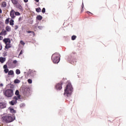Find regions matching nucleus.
<instances>
[{"label": "nucleus", "instance_id": "nucleus-45", "mask_svg": "<svg viewBox=\"0 0 126 126\" xmlns=\"http://www.w3.org/2000/svg\"><path fill=\"white\" fill-rule=\"evenodd\" d=\"M0 13H2V10L0 8Z\"/></svg>", "mask_w": 126, "mask_h": 126}, {"label": "nucleus", "instance_id": "nucleus-8", "mask_svg": "<svg viewBox=\"0 0 126 126\" xmlns=\"http://www.w3.org/2000/svg\"><path fill=\"white\" fill-rule=\"evenodd\" d=\"M24 93L25 95H28L30 93V89L28 87L25 88Z\"/></svg>", "mask_w": 126, "mask_h": 126}, {"label": "nucleus", "instance_id": "nucleus-14", "mask_svg": "<svg viewBox=\"0 0 126 126\" xmlns=\"http://www.w3.org/2000/svg\"><path fill=\"white\" fill-rule=\"evenodd\" d=\"M5 45V49H9V48H11V44H10V43H7Z\"/></svg>", "mask_w": 126, "mask_h": 126}, {"label": "nucleus", "instance_id": "nucleus-31", "mask_svg": "<svg viewBox=\"0 0 126 126\" xmlns=\"http://www.w3.org/2000/svg\"><path fill=\"white\" fill-rule=\"evenodd\" d=\"M15 95H19V91L18 90H16L15 93Z\"/></svg>", "mask_w": 126, "mask_h": 126}, {"label": "nucleus", "instance_id": "nucleus-28", "mask_svg": "<svg viewBox=\"0 0 126 126\" xmlns=\"http://www.w3.org/2000/svg\"><path fill=\"white\" fill-rule=\"evenodd\" d=\"M27 33H28L29 34H30V33H32V34H34V32L31 31H27Z\"/></svg>", "mask_w": 126, "mask_h": 126}, {"label": "nucleus", "instance_id": "nucleus-37", "mask_svg": "<svg viewBox=\"0 0 126 126\" xmlns=\"http://www.w3.org/2000/svg\"><path fill=\"white\" fill-rule=\"evenodd\" d=\"M3 68L4 69H6V68H7V65H3Z\"/></svg>", "mask_w": 126, "mask_h": 126}, {"label": "nucleus", "instance_id": "nucleus-42", "mask_svg": "<svg viewBox=\"0 0 126 126\" xmlns=\"http://www.w3.org/2000/svg\"><path fill=\"white\" fill-rule=\"evenodd\" d=\"M2 39H3L2 36H0V41H1V40H2Z\"/></svg>", "mask_w": 126, "mask_h": 126}, {"label": "nucleus", "instance_id": "nucleus-24", "mask_svg": "<svg viewBox=\"0 0 126 126\" xmlns=\"http://www.w3.org/2000/svg\"><path fill=\"white\" fill-rule=\"evenodd\" d=\"M14 83H20V80L18 79H16L14 80Z\"/></svg>", "mask_w": 126, "mask_h": 126}, {"label": "nucleus", "instance_id": "nucleus-10", "mask_svg": "<svg viewBox=\"0 0 126 126\" xmlns=\"http://www.w3.org/2000/svg\"><path fill=\"white\" fill-rule=\"evenodd\" d=\"M7 34L6 31L2 30V32H0V36H5Z\"/></svg>", "mask_w": 126, "mask_h": 126}, {"label": "nucleus", "instance_id": "nucleus-47", "mask_svg": "<svg viewBox=\"0 0 126 126\" xmlns=\"http://www.w3.org/2000/svg\"><path fill=\"white\" fill-rule=\"evenodd\" d=\"M0 27H1V22H0Z\"/></svg>", "mask_w": 126, "mask_h": 126}, {"label": "nucleus", "instance_id": "nucleus-41", "mask_svg": "<svg viewBox=\"0 0 126 126\" xmlns=\"http://www.w3.org/2000/svg\"><path fill=\"white\" fill-rule=\"evenodd\" d=\"M21 20H22V18H21V17H20L19 18V21H21Z\"/></svg>", "mask_w": 126, "mask_h": 126}, {"label": "nucleus", "instance_id": "nucleus-49", "mask_svg": "<svg viewBox=\"0 0 126 126\" xmlns=\"http://www.w3.org/2000/svg\"><path fill=\"white\" fill-rule=\"evenodd\" d=\"M84 7V6L83 5V6L82 7V8H83Z\"/></svg>", "mask_w": 126, "mask_h": 126}, {"label": "nucleus", "instance_id": "nucleus-46", "mask_svg": "<svg viewBox=\"0 0 126 126\" xmlns=\"http://www.w3.org/2000/svg\"><path fill=\"white\" fill-rule=\"evenodd\" d=\"M0 86L1 87H2V86H3V84H0Z\"/></svg>", "mask_w": 126, "mask_h": 126}, {"label": "nucleus", "instance_id": "nucleus-44", "mask_svg": "<svg viewBox=\"0 0 126 126\" xmlns=\"http://www.w3.org/2000/svg\"><path fill=\"white\" fill-rule=\"evenodd\" d=\"M24 2H28V0H24Z\"/></svg>", "mask_w": 126, "mask_h": 126}, {"label": "nucleus", "instance_id": "nucleus-33", "mask_svg": "<svg viewBox=\"0 0 126 126\" xmlns=\"http://www.w3.org/2000/svg\"><path fill=\"white\" fill-rule=\"evenodd\" d=\"M42 13H45L46 12V9L45 8H43L42 10Z\"/></svg>", "mask_w": 126, "mask_h": 126}, {"label": "nucleus", "instance_id": "nucleus-6", "mask_svg": "<svg viewBox=\"0 0 126 126\" xmlns=\"http://www.w3.org/2000/svg\"><path fill=\"white\" fill-rule=\"evenodd\" d=\"M10 16L11 19H14V18H15V17H16L15 16V11H14V10L12 9L10 11Z\"/></svg>", "mask_w": 126, "mask_h": 126}, {"label": "nucleus", "instance_id": "nucleus-20", "mask_svg": "<svg viewBox=\"0 0 126 126\" xmlns=\"http://www.w3.org/2000/svg\"><path fill=\"white\" fill-rule=\"evenodd\" d=\"M14 21L13 20H11L10 21L9 24H10V25H11V26L14 25Z\"/></svg>", "mask_w": 126, "mask_h": 126}, {"label": "nucleus", "instance_id": "nucleus-40", "mask_svg": "<svg viewBox=\"0 0 126 126\" xmlns=\"http://www.w3.org/2000/svg\"><path fill=\"white\" fill-rule=\"evenodd\" d=\"M22 54H23V51L22 50H21L20 52V54H19V56H20L21 55H22Z\"/></svg>", "mask_w": 126, "mask_h": 126}, {"label": "nucleus", "instance_id": "nucleus-25", "mask_svg": "<svg viewBox=\"0 0 126 126\" xmlns=\"http://www.w3.org/2000/svg\"><path fill=\"white\" fill-rule=\"evenodd\" d=\"M15 15L16 16H19L20 15V13L19 12H15Z\"/></svg>", "mask_w": 126, "mask_h": 126}, {"label": "nucleus", "instance_id": "nucleus-12", "mask_svg": "<svg viewBox=\"0 0 126 126\" xmlns=\"http://www.w3.org/2000/svg\"><path fill=\"white\" fill-rule=\"evenodd\" d=\"M6 2L5 1H3L1 3V7H6Z\"/></svg>", "mask_w": 126, "mask_h": 126}, {"label": "nucleus", "instance_id": "nucleus-15", "mask_svg": "<svg viewBox=\"0 0 126 126\" xmlns=\"http://www.w3.org/2000/svg\"><path fill=\"white\" fill-rule=\"evenodd\" d=\"M0 109H3L4 108H5V104L2 102L0 103Z\"/></svg>", "mask_w": 126, "mask_h": 126}, {"label": "nucleus", "instance_id": "nucleus-21", "mask_svg": "<svg viewBox=\"0 0 126 126\" xmlns=\"http://www.w3.org/2000/svg\"><path fill=\"white\" fill-rule=\"evenodd\" d=\"M17 7L19 8V9H20V10H22V9H23L22 6H21L20 4L18 5Z\"/></svg>", "mask_w": 126, "mask_h": 126}, {"label": "nucleus", "instance_id": "nucleus-26", "mask_svg": "<svg viewBox=\"0 0 126 126\" xmlns=\"http://www.w3.org/2000/svg\"><path fill=\"white\" fill-rule=\"evenodd\" d=\"M75 39H76V35H73L71 37V40H72L73 41H74V40H75Z\"/></svg>", "mask_w": 126, "mask_h": 126}, {"label": "nucleus", "instance_id": "nucleus-43", "mask_svg": "<svg viewBox=\"0 0 126 126\" xmlns=\"http://www.w3.org/2000/svg\"><path fill=\"white\" fill-rule=\"evenodd\" d=\"M87 13H88V14H90V13L91 14H92V13L91 12H89V11H87Z\"/></svg>", "mask_w": 126, "mask_h": 126}, {"label": "nucleus", "instance_id": "nucleus-22", "mask_svg": "<svg viewBox=\"0 0 126 126\" xmlns=\"http://www.w3.org/2000/svg\"><path fill=\"white\" fill-rule=\"evenodd\" d=\"M41 8H40V7H38L36 9V12H41Z\"/></svg>", "mask_w": 126, "mask_h": 126}, {"label": "nucleus", "instance_id": "nucleus-32", "mask_svg": "<svg viewBox=\"0 0 126 126\" xmlns=\"http://www.w3.org/2000/svg\"><path fill=\"white\" fill-rule=\"evenodd\" d=\"M8 68L4 69V71L5 73H7L9 71Z\"/></svg>", "mask_w": 126, "mask_h": 126}, {"label": "nucleus", "instance_id": "nucleus-7", "mask_svg": "<svg viewBox=\"0 0 126 126\" xmlns=\"http://www.w3.org/2000/svg\"><path fill=\"white\" fill-rule=\"evenodd\" d=\"M62 85H63V83H60L57 84L55 88L57 90H61L63 87H62Z\"/></svg>", "mask_w": 126, "mask_h": 126}, {"label": "nucleus", "instance_id": "nucleus-17", "mask_svg": "<svg viewBox=\"0 0 126 126\" xmlns=\"http://www.w3.org/2000/svg\"><path fill=\"white\" fill-rule=\"evenodd\" d=\"M5 62V59L0 57V63H4Z\"/></svg>", "mask_w": 126, "mask_h": 126}, {"label": "nucleus", "instance_id": "nucleus-35", "mask_svg": "<svg viewBox=\"0 0 126 126\" xmlns=\"http://www.w3.org/2000/svg\"><path fill=\"white\" fill-rule=\"evenodd\" d=\"M17 96V100H18V99H20V97H21V95H20V94H18Z\"/></svg>", "mask_w": 126, "mask_h": 126}, {"label": "nucleus", "instance_id": "nucleus-50", "mask_svg": "<svg viewBox=\"0 0 126 126\" xmlns=\"http://www.w3.org/2000/svg\"><path fill=\"white\" fill-rule=\"evenodd\" d=\"M2 0H0V1H1Z\"/></svg>", "mask_w": 126, "mask_h": 126}, {"label": "nucleus", "instance_id": "nucleus-1", "mask_svg": "<svg viewBox=\"0 0 126 126\" xmlns=\"http://www.w3.org/2000/svg\"><path fill=\"white\" fill-rule=\"evenodd\" d=\"M15 120V117H13L9 115H4L1 118V121L2 123H5L6 124H9V123H12Z\"/></svg>", "mask_w": 126, "mask_h": 126}, {"label": "nucleus", "instance_id": "nucleus-30", "mask_svg": "<svg viewBox=\"0 0 126 126\" xmlns=\"http://www.w3.org/2000/svg\"><path fill=\"white\" fill-rule=\"evenodd\" d=\"M28 82L29 83V84H31V83H32V80L29 79L28 80Z\"/></svg>", "mask_w": 126, "mask_h": 126}, {"label": "nucleus", "instance_id": "nucleus-3", "mask_svg": "<svg viewBox=\"0 0 126 126\" xmlns=\"http://www.w3.org/2000/svg\"><path fill=\"white\" fill-rule=\"evenodd\" d=\"M61 60V55L60 53H55L52 55V60L53 61L54 63H59Z\"/></svg>", "mask_w": 126, "mask_h": 126}, {"label": "nucleus", "instance_id": "nucleus-36", "mask_svg": "<svg viewBox=\"0 0 126 126\" xmlns=\"http://www.w3.org/2000/svg\"><path fill=\"white\" fill-rule=\"evenodd\" d=\"M2 50V46L1 45V43L0 42V51H1Z\"/></svg>", "mask_w": 126, "mask_h": 126}, {"label": "nucleus", "instance_id": "nucleus-16", "mask_svg": "<svg viewBox=\"0 0 126 126\" xmlns=\"http://www.w3.org/2000/svg\"><path fill=\"white\" fill-rule=\"evenodd\" d=\"M36 19H37V20H42V19H43V17H42L41 15H37L36 17Z\"/></svg>", "mask_w": 126, "mask_h": 126}, {"label": "nucleus", "instance_id": "nucleus-18", "mask_svg": "<svg viewBox=\"0 0 126 126\" xmlns=\"http://www.w3.org/2000/svg\"><path fill=\"white\" fill-rule=\"evenodd\" d=\"M8 75H13L14 74V72H13V70H10L8 71Z\"/></svg>", "mask_w": 126, "mask_h": 126}, {"label": "nucleus", "instance_id": "nucleus-11", "mask_svg": "<svg viewBox=\"0 0 126 126\" xmlns=\"http://www.w3.org/2000/svg\"><path fill=\"white\" fill-rule=\"evenodd\" d=\"M9 110H10V113H11V114H16V111L13 108L9 107Z\"/></svg>", "mask_w": 126, "mask_h": 126}, {"label": "nucleus", "instance_id": "nucleus-19", "mask_svg": "<svg viewBox=\"0 0 126 126\" xmlns=\"http://www.w3.org/2000/svg\"><path fill=\"white\" fill-rule=\"evenodd\" d=\"M11 1L13 4H17L18 0H11Z\"/></svg>", "mask_w": 126, "mask_h": 126}, {"label": "nucleus", "instance_id": "nucleus-5", "mask_svg": "<svg viewBox=\"0 0 126 126\" xmlns=\"http://www.w3.org/2000/svg\"><path fill=\"white\" fill-rule=\"evenodd\" d=\"M17 103V96H15L13 97V100H12L11 101L9 102V104L10 105H12V106H14V105H15V104Z\"/></svg>", "mask_w": 126, "mask_h": 126}, {"label": "nucleus", "instance_id": "nucleus-39", "mask_svg": "<svg viewBox=\"0 0 126 126\" xmlns=\"http://www.w3.org/2000/svg\"><path fill=\"white\" fill-rule=\"evenodd\" d=\"M17 29H18V26L15 25V30H16Z\"/></svg>", "mask_w": 126, "mask_h": 126}, {"label": "nucleus", "instance_id": "nucleus-9", "mask_svg": "<svg viewBox=\"0 0 126 126\" xmlns=\"http://www.w3.org/2000/svg\"><path fill=\"white\" fill-rule=\"evenodd\" d=\"M3 43H4L5 44H10V43H11V41H10V39H9V38H4V39L3 40Z\"/></svg>", "mask_w": 126, "mask_h": 126}, {"label": "nucleus", "instance_id": "nucleus-23", "mask_svg": "<svg viewBox=\"0 0 126 126\" xmlns=\"http://www.w3.org/2000/svg\"><path fill=\"white\" fill-rule=\"evenodd\" d=\"M5 24H8L9 23V18H7L5 21Z\"/></svg>", "mask_w": 126, "mask_h": 126}, {"label": "nucleus", "instance_id": "nucleus-34", "mask_svg": "<svg viewBox=\"0 0 126 126\" xmlns=\"http://www.w3.org/2000/svg\"><path fill=\"white\" fill-rule=\"evenodd\" d=\"M13 63H14V64H16V63H17V61L16 60H14L13 61Z\"/></svg>", "mask_w": 126, "mask_h": 126}, {"label": "nucleus", "instance_id": "nucleus-48", "mask_svg": "<svg viewBox=\"0 0 126 126\" xmlns=\"http://www.w3.org/2000/svg\"><path fill=\"white\" fill-rule=\"evenodd\" d=\"M36 2H39V0H35Z\"/></svg>", "mask_w": 126, "mask_h": 126}, {"label": "nucleus", "instance_id": "nucleus-2", "mask_svg": "<svg viewBox=\"0 0 126 126\" xmlns=\"http://www.w3.org/2000/svg\"><path fill=\"white\" fill-rule=\"evenodd\" d=\"M72 86H71V84L68 83L66 86L65 89L64 90V95L66 97H69L70 95H71V93H72Z\"/></svg>", "mask_w": 126, "mask_h": 126}, {"label": "nucleus", "instance_id": "nucleus-38", "mask_svg": "<svg viewBox=\"0 0 126 126\" xmlns=\"http://www.w3.org/2000/svg\"><path fill=\"white\" fill-rule=\"evenodd\" d=\"M38 28H39L40 29V30H42V29L43 28V27L41 26H39L38 27Z\"/></svg>", "mask_w": 126, "mask_h": 126}, {"label": "nucleus", "instance_id": "nucleus-13", "mask_svg": "<svg viewBox=\"0 0 126 126\" xmlns=\"http://www.w3.org/2000/svg\"><path fill=\"white\" fill-rule=\"evenodd\" d=\"M5 30L7 32H10V31H11V28H10V27L7 26L5 27Z\"/></svg>", "mask_w": 126, "mask_h": 126}, {"label": "nucleus", "instance_id": "nucleus-27", "mask_svg": "<svg viewBox=\"0 0 126 126\" xmlns=\"http://www.w3.org/2000/svg\"><path fill=\"white\" fill-rule=\"evenodd\" d=\"M16 74H20V70L19 69H16Z\"/></svg>", "mask_w": 126, "mask_h": 126}, {"label": "nucleus", "instance_id": "nucleus-4", "mask_svg": "<svg viewBox=\"0 0 126 126\" xmlns=\"http://www.w3.org/2000/svg\"><path fill=\"white\" fill-rule=\"evenodd\" d=\"M3 94L4 96L8 97H12L13 96V90L9 89L6 90L3 92Z\"/></svg>", "mask_w": 126, "mask_h": 126}, {"label": "nucleus", "instance_id": "nucleus-29", "mask_svg": "<svg viewBox=\"0 0 126 126\" xmlns=\"http://www.w3.org/2000/svg\"><path fill=\"white\" fill-rule=\"evenodd\" d=\"M20 44L21 45H22L23 46H24V45H25V43L24 42V41L23 40H21L20 42Z\"/></svg>", "mask_w": 126, "mask_h": 126}]
</instances>
